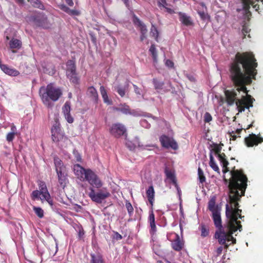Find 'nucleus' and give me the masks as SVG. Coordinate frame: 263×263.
Here are the masks:
<instances>
[{"instance_id": "3", "label": "nucleus", "mask_w": 263, "mask_h": 263, "mask_svg": "<svg viewBox=\"0 0 263 263\" xmlns=\"http://www.w3.org/2000/svg\"><path fill=\"white\" fill-rule=\"evenodd\" d=\"M63 93L59 87H54L52 83L46 87L42 86L39 89V95L43 104L48 108L53 106L52 102H56L62 96Z\"/></svg>"}, {"instance_id": "35", "label": "nucleus", "mask_w": 263, "mask_h": 263, "mask_svg": "<svg viewBox=\"0 0 263 263\" xmlns=\"http://www.w3.org/2000/svg\"><path fill=\"white\" fill-rule=\"evenodd\" d=\"M70 102L69 101H66L62 107V112L64 115L70 113Z\"/></svg>"}, {"instance_id": "46", "label": "nucleus", "mask_w": 263, "mask_h": 263, "mask_svg": "<svg viewBox=\"0 0 263 263\" xmlns=\"http://www.w3.org/2000/svg\"><path fill=\"white\" fill-rule=\"evenodd\" d=\"M15 133L14 132H11V133H9L7 135V137H6V139H7V141L9 142H11L13 141V140L14 139V137H15Z\"/></svg>"}, {"instance_id": "2", "label": "nucleus", "mask_w": 263, "mask_h": 263, "mask_svg": "<svg viewBox=\"0 0 263 263\" xmlns=\"http://www.w3.org/2000/svg\"><path fill=\"white\" fill-rule=\"evenodd\" d=\"M257 66L256 59L252 52H237L229 64V78L237 88L236 90L224 91L226 100L229 105H232L235 102L239 112L253 107L255 100L247 95L246 86L251 84L253 80H256Z\"/></svg>"}, {"instance_id": "18", "label": "nucleus", "mask_w": 263, "mask_h": 263, "mask_svg": "<svg viewBox=\"0 0 263 263\" xmlns=\"http://www.w3.org/2000/svg\"><path fill=\"white\" fill-rule=\"evenodd\" d=\"M87 94L91 99L95 102H97L98 99V94L97 90L93 86L89 87L87 89Z\"/></svg>"}, {"instance_id": "5", "label": "nucleus", "mask_w": 263, "mask_h": 263, "mask_svg": "<svg viewBox=\"0 0 263 263\" xmlns=\"http://www.w3.org/2000/svg\"><path fill=\"white\" fill-rule=\"evenodd\" d=\"M31 21L34 25L37 27H41L44 29L51 28L52 23L48 19L47 16L43 13H39L30 17Z\"/></svg>"}, {"instance_id": "11", "label": "nucleus", "mask_w": 263, "mask_h": 263, "mask_svg": "<svg viewBox=\"0 0 263 263\" xmlns=\"http://www.w3.org/2000/svg\"><path fill=\"white\" fill-rule=\"evenodd\" d=\"M70 63L71 67L67 70V76L69 79L70 81L73 84L77 85L79 84V78L77 76L76 73V67L74 63L72 61L69 60L68 64Z\"/></svg>"}, {"instance_id": "39", "label": "nucleus", "mask_w": 263, "mask_h": 263, "mask_svg": "<svg viewBox=\"0 0 263 263\" xmlns=\"http://www.w3.org/2000/svg\"><path fill=\"white\" fill-rule=\"evenodd\" d=\"M198 176L199 182L201 183H203L205 181V177L204 175L203 171L200 167H198Z\"/></svg>"}, {"instance_id": "44", "label": "nucleus", "mask_w": 263, "mask_h": 263, "mask_svg": "<svg viewBox=\"0 0 263 263\" xmlns=\"http://www.w3.org/2000/svg\"><path fill=\"white\" fill-rule=\"evenodd\" d=\"M212 120V117L211 115V114L208 112H206L204 115V121L205 123H209Z\"/></svg>"}, {"instance_id": "61", "label": "nucleus", "mask_w": 263, "mask_h": 263, "mask_svg": "<svg viewBox=\"0 0 263 263\" xmlns=\"http://www.w3.org/2000/svg\"><path fill=\"white\" fill-rule=\"evenodd\" d=\"M65 2L69 6L72 7L73 6V2L72 0H65Z\"/></svg>"}, {"instance_id": "37", "label": "nucleus", "mask_w": 263, "mask_h": 263, "mask_svg": "<svg viewBox=\"0 0 263 263\" xmlns=\"http://www.w3.org/2000/svg\"><path fill=\"white\" fill-rule=\"evenodd\" d=\"M53 160L55 169L59 167L62 168L63 167H65L62 161L58 157H54Z\"/></svg>"}, {"instance_id": "10", "label": "nucleus", "mask_w": 263, "mask_h": 263, "mask_svg": "<svg viewBox=\"0 0 263 263\" xmlns=\"http://www.w3.org/2000/svg\"><path fill=\"white\" fill-rule=\"evenodd\" d=\"M60 131L61 129L59 126L55 125L52 127L51 129V136L53 141L58 143L60 141L66 142L69 141L68 138L61 133Z\"/></svg>"}, {"instance_id": "30", "label": "nucleus", "mask_w": 263, "mask_h": 263, "mask_svg": "<svg viewBox=\"0 0 263 263\" xmlns=\"http://www.w3.org/2000/svg\"><path fill=\"white\" fill-rule=\"evenodd\" d=\"M218 160L220 162V163L222 164V165H223L224 166H226L227 165H229V163L227 160L226 158V155L224 153H221V152L217 155Z\"/></svg>"}, {"instance_id": "32", "label": "nucleus", "mask_w": 263, "mask_h": 263, "mask_svg": "<svg viewBox=\"0 0 263 263\" xmlns=\"http://www.w3.org/2000/svg\"><path fill=\"white\" fill-rule=\"evenodd\" d=\"M212 149L211 150L210 153L212 154V152H214L215 155L217 156L221 152L222 147L221 145H219L217 143H213L211 145Z\"/></svg>"}, {"instance_id": "58", "label": "nucleus", "mask_w": 263, "mask_h": 263, "mask_svg": "<svg viewBox=\"0 0 263 263\" xmlns=\"http://www.w3.org/2000/svg\"><path fill=\"white\" fill-rule=\"evenodd\" d=\"M222 165L223 167L222 172L223 174H226V173L229 172V168L228 167L229 165H227L226 166H224L223 165Z\"/></svg>"}, {"instance_id": "42", "label": "nucleus", "mask_w": 263, "mask_h": 263, "mask_svg": "<svg viewBox=\"0 0 263 263\" xmlns=\"http://www.w3.org/2000/svg\"><path fill=\"white\" fill-rule=\"evenodd\" d=\"M201 235L202 237H206L209 234V230L206 228L204 224H202L201 226Z\"/></svg>"}, {"instance_id": "38", "label": "nucleus", "mask_w": 263, "mask_h": 263, "mask_svg": "<svg viewBox=\"0 0 263 263\" xmlns=\"http://www.w3.org/2000/svg\"><path fill=\"white\" fill-rule=\"evenodd\" d=\"M33 210L35 214L40 218H42L44 217V211L40 207L33 206Z\"/></svg>"}, {"instance_id": "6", "label": "nucleus", "mask_w": 263, "mask_h": 263, "mask_svg": "<svg viewBox=\"0 0 263 263\" xmlns=\"http://www.w3.org/2000/svg\"><path fill=\"white\" fill-rule=\"evenodd\" d=\"M109 133L115 138H119L126 133V128L123 124L116 123L111 125Z\"/></svg>"}, {"instance_id": "52", "label": "nucleus", "mask_w": 263, "mask_h": 263, "mask_svg": "<svg viewBox=\"0 0 263 263\" xmlns=\"http://www.w3.org/2000/svg\"><path fill=\"white\" fill-rule=\"evenodd\" d=\"M61 8L62 10H63L65 12H66L68 14L69 13L70 9H69L68 7H67L65 5H62Z\"/></svg>"}, {"instance_id": "63", "label": "nucleus", "mask_w": 263, "mask_h": 263, "mask_svg": "<svg viewBox=\"0 0 263 263\" xmlns=\"http://www.w3.org/2000/svg\"><path fill=\"white\" fill-rule=\"evenodd\" d=\"M116 239L118 240H120L122 238V235L121 234H120L119 233H118V232L116 233Z\"/></svg>"}, {"instance_id": "13", "label": "nucleus", "mask_w": 263, "mask_h": 263, "mask_svg": "<svg viewBox=\"0 0 263 263\" xmlns=\"http://www.w3.org/2000/svg\"><path fill=\"white\" fill-rule=\"evenodd\" d=\"M111 109L114 112L120 111L124 115H135V111L132 110L130 107L125 103L120 104L118 106H113Z\"/></svg>"}, {"instance_id": "55", "label": "nucleus", "mask_w": 263, "mask_h": 263, "mask_svg": "<svg viewBox=\"0 0 263 263\" xmlns=\"http://www.w3.org/2000/svg\"><path fill=\"white\" fill-rule=\"evenodd\" d=\"M134 23L137 24L138 26L143 24V23L137 17H135L134 19Z\"/></svg>"}, {"instance_id": "23", "label": "nucleus", "mask_w": 263, "mask_h": 263, "mask_svg": "<svg viewBox=\"0 0 263 263\" xmlns=\"http://www.w3.org/2000/svg\"><path fill=\"white\" fill-rule=\"evenodd\" d=\"M90 263H104L102 255L100 254H91Z\"/></svg>"}, {"instance_id": "45", "label": "nucleus", "mask_w": 263, "mask_h": 263, "mask_svg": "<svg viewBox=\"0 0 263 263\" xmlns=\"http://www.w3.org/2000/svg\"><path fill=\"white\" fill-rule=\"evenodd\" d=\"M250 29L246 25H243L242 28V33L243 35V38H245L247 34L250 32Z\"/></svg>"}, {"instance_id": "62", "label": "nucleus", "mask_w": 263, "mask_h": 263, "mask_svg": "<svg viewBox=\"0 0 263 263\" xmlns=\"http://www.w3.org/2000/svg\"><path fill=\"white\" fill-rule=\"evenodd\" d=\"M122 1L124 3V4L125 5L126 7L128 8L129 7V0H122Z\"/></svg>"}, {"instance_id": "53", "label": "nucleus", "mask_w": 263, "mask_h": 263, "mask_svg": "<svg viewBox=\"0 0 263 263\" xmlns=\"http://www.w3.org/2000/svg\"><path fill=\"white\" fill-rule=\"evenodd\" d=\"M167 5H165V7H163L165 9L166 11L170 14L175 13V11L171 8L167 7Z\"/></svg>"}, {"instance_id": "19", "label": "nucleus", "mask_w": 263, "mask_h": 263, "mask_svg": "<svg viewBox=\"0 0 263 263\" xmlns=\"http://www.w3.org/2000/svg\"><path fill=\"white\" fill-rule=\"evenodd\" d=\"M208 209L212 213H214L215 211H220V208L218 207V205H216L215 197H212L209 201Z\"/></svg>"}, {"instance_id": "7", "label": "nucleus", "mask_w": 263, "mask_h": 263, "mask_svg": "<svg viewBox=\"0 0 263 263\" xmlns=\"http://www.w3.org/2000/svg\"><path fill=\"white\" fill-rule=\"evenodd\" d=\"M159 140L162 146L165 148H171L174 150H176L178 148L177 142L173 138L163 135L160 137Z\"/></svg>"}, {"instance_id": "59", "label": "nucleus", "mask_w": 263, "mask_h": 263, "mask_svg": "<svg viewBox=\"0 0 263 263\" xmlns=\"http://www.w3.org/2000/svg\"><path fill=\"white\" fill-rule=\"evenodd\" d=\"M222 250H223L222 247L220 246V247H218L216 250V253H217V255H220L222 253Z\"/></svg>"}, {"instance_id": "60", "label": "nucleus", "mask_w": 263, "mask_h": 263, "mask_svg": "<svg viewBox=\"0 0 263 263\" xmlns=\"http://www.w3.org/2000/svg\"><path fill=\"white\" fill-rule=\"evenodd\" d=\"M198 14L200 15V17L202 20H204L205 18V13L203 11H199L198 12Z\"/></svg>"}, {"instance_id": "64", "label": "nucleus", "mask_w": 263, "mask_h": 263, "mask_svg": "<svg viewBox=\"0 0 263 263\" xmlns=\"http://www.w3.org/2000/svg\"><path fill=\"white\" fill-rule=\"evenodd\" d=\"M146 34H141L140 36L141 41H143L146 38Z\"/></svg>"}, {"instance_id": "25", "label": "nucleus", "mask_w": 263, "mask_h": 263, "mask_svg": "<svg viewBox=\"0 0 263 263\" xmlns=\"http://www.w3.org/2000/svg\"><path fill=\"white\" fill-rule=\"evenodd\" d=\"M9 46L12 49H18L22 47V42L18 39L12 38L9 42Z\"/></svg>"}, {"instance_id": "22", "label": "nucleus", "mask_w": 263, "mask_h": 263, "mask_svg": "<svg viewBox=\"0 0 263 263\" xmlns=\"http://www.w3.org/2000/svg\"><path fill=\"white\" fill-rule=\"evenodd\" d=\"M148 221L151 228V231L154 233L156 231V226L155 224V215L153 211L151 210L149 211Z\"/></svg>"}, {"instance_id": "28", "label": "nucleus", "mask_w": 263, "mask_h": 263, "mask_svg": "<svg viewBox=\"0 0 263 263\" xmlns=\"http://www.w3.org/2000/svg\"><path fill=\"white\" fill-rule=\"evenodd\" d=\"M28 1L33 7L39 8L42 10L45 9L43 4L40 0H28Z\"/></svg>"}, {"instance_id": "21", "label": "nucleus", "mask_w": 263, "mask_h": 263, "mask_svg": "<svg viewBox=\"0 0 263 263\" xmlns=\"http://www.w3.org/2000/svg\"><path fill=\"white\" fill-rule=\"evenodd\" d=\"M128 88V84L127 83L124 86H121L120 85H118L117 86H115L114 87V90L117 91L118 93L120 96L121 97H123L125 95V92L127 90Z\"/></svg>"}, {"instance_id": "16", "label": "nucleus", "mask_w": 263, "mask_h": 263, "mask_svg": "<svg viewBox=\"0 0 263 263\" xmlns=\"http://www.w3.org/2000/svg\"><path fill=\"white\" fill-rule=\"evenodd\" d=\"M171 247L176 251H180L183 249L184 242L181 240L178 234H176L175 238L172 241Z\"/></svg>"}, {"instance_id": "56", "label": "nucleus", "mask_w": 263, "mask_h": 263, "mask_svg": "<svg viewBox=\"0 0 263 263\" xmlns=\"http://www.w3.org/2000/svg\"><path fill=\"white\" fill-rule=\"evenodd\" d=\"M148 200L151 204V210L153 211V205L154 202V198L148 199Z\"/></svg>"}, {"instance_id": "8", "label": "nucleus", "mask_w": 263, "mask_h": 263, "mask_svg": "<svg viewBox=\"0 0 263 263\" xmlns=\"http://www.w3.org/2000/svg\"><path fill=\"white\" fill-rule=\"evenodd\" d=\"M90 192L89 193V196L91 199L97 203H100L102 200L110 196V194L109 192L105 191H100L96 193L92 188H90Z\"/></svg>"}, {"instance_id": "36", "label": "nucleus", "mask_w": 263, "mask_h": 263, "mask_svg": "<svg viewBox=\"0 0 263 263\" xmlns=\"http://www.w3.org/2000/svg\"><path fill=\"white\" fill-rule=\"evenodd\" d=\"M242 128L237 129L236 131H232V132H230L229 134L230 136V140H236L237 137H240L239 135L238 136L236 135V134L239 135L242 131Z\"/></svg>"}, {"instance_id": "20", "label": "nucleus", "mask_w": 263, "mask_h": 263, "mask_svg": "<svg viewBox=\"0 0 263 263\" xmlns=\"http://www.w3.org/2000/svg\"><path fill=\"white\" fill-rule=\"evenodd\" d=\"M165 174L167 179H170L174 185L177 184V179L174 171L166 167L164 171Z\"/></svg>"}, {"instance_id": "47", "label": "nucleus", "mask_w": 263, "mask_h": 263, "mask_svg": "<svg viewBox=\"0 0 263 263\" xmlns=\"http://www.w3.org/2000/svg\"><path fill=\"white\" fill-rule=\"evenodd\" d=\"M138 26L140 27L141 34H146L147 30L145 25L144 23L139 25Z\"/></svg>"}, {"instance_id": "49", "label": "nucleus", "mask_w": 263, "mask_h": 263, "mask_svg": "<svg viewBox=\"0 0 263 263\" xmlns=\"http://www.w3.org/2000/svg\"><path fill=\"white\" fill-rule=\"evenodd\" d=\"M158 5L159 8L165 7V5H168L166 0H160L158 2Z\"/></svg>"}, {"instance_id": "57", "label": "nucleus", "mask_w": 263, "mask_h": 263, "mask_svg": "<svg viewBox=\"0 0 263 263\" xmlns=\"http://www.w3.org/2000/svg\"><path fill=\"white\" fill-rule=\"evenodd\" d=\"M69 14L78 15L79 14V12L77 10L70 9Z\"/></svg>"}, {"instance_id": "33", "label": "nucleus", "mask_w": 263, "mask_h": 263, "mask_svg": "<svg viewBox=\"0 0 263 263\" xmlns=\"http://www.w3.org/2000/svg\"><path fill=\"white\" fill-rule=\"evenodd\" d=\"M39 199L41 200L42 202L44 200H46L51 206L53 205V200L51 198L49 193H47L46 195L39 198Z\"/></svg>"}, {"instance_id": "43", "label": "nucleus", "mask_w": 263, "mask_h": 263, "mask_svg": "<svg viewBox=\"0 0 263 263\" xmlns=\"http://www.w3.org/2000/svg\"><path fill=\"white\" fill-rule=\"evenodd\" d=\"M55 171L57 174V176L67 174L66 166L62 168H57V169H55Z\"/></svg>"}, {"instance_id": "14", "label": "nucleus", "mask_w": 263, "mask_h": 263, "mask_svg": "<svg viewBox=\"0 0 263 263\" xmlns=\"http://www.w3.org/2000/svg\"><path fill=\"white\" fill-rule=\"evenodd\" d=\"M0 68L5 73L9 76L16 77L20 74V72L17 70L7 65L3 64L1 62H0Z\"/></svg>"}, {"instance_id": "15", "label": "nucleus", "mask_w": 263, "mask_h": 263, "mask_svg": "<svg viewBox=\"0 0 263 263\" xmlns=\"http://www.w3.org/2000/svg\"><path fill=\"white\" fill-rule=\"evenodd\" d=\"M258 0H241L242 5H243V9L246 12V13H250L249 11V9L250 8V5L253 6V8L257 10L259 9V5L255 4L254 5L256 2H258ZM260 1L263 4V0H260Z\"/></svg>"}, {"instance_id": "1", "label": "nucleus", "mask_w": 263, "mask_h": 263, "mask_svg": "<svg viewBox=\"0 0 263 263\" xmlns=\"http://www.w3.org/2000/svg\"><path fill=\"white\" fill-rule=\"evenodd\" d=\"M230 174L229 179L223 178L226 183L229 182V200L226 206V215L228 219L227 224L222 225L220 211H215L212 214L214 225L217 229L215 238L220 244L224 246L226 249L229 247L226 243L227 241L236 243V239L232 234L238 230L240 232L242 229L241 222L238 219L243 220L245 216H242V210L239 209V202L241 197L245 196L248 182V178L243 170L235 169V166L232 167Z\"/></svg>"}, {"instance_id": "41", "label": "nucleus", "mask_w": 263, "mask_h": 263, "mask_svg": "<svg viewBox=\"0 0 263 263\" xmlns=\"http://www.w3.org/2000/svg\"><path fill=\"white\" fill-rule=\"evenodd\" d=\"M151 33L152 34V35L154 37H155V40L157 41L159 33L157 28L154 25H152V27L151 30Z\"/></svg>"}, {"instance_id": "40", "label": "nucleus", "mask_w": 263, "mask_h": 263, "mask_svg": "<svg viewBox=\"0 0 263 263\" xmlns=\"http://www.w3.org/2000/svg\"><path fill=\"white\" fill-rule=\"evenodd\" d=\"M125 206L127 210L129 216H132L134 213V208L132 204L128 201H126L125 202Z\"/></svg>"}, {"instance_id": "54", "label": "nucleus", "mask_w": 263, "mask_h": 263, "mask_svg": "<svg viewBox=\"0 0 263 263\" xmlns=\"http://www.w3.org/2000/svg\"><path fill=\"white\" fill-rule=\"evenodd\" d=\"M133 87H134V91H135V93L137 95H140L141 93H140V88L137 85H136L135 84L133 85Z\"/></svg>"}, {"instance_id": "24", "label": "nucleus", "mask_w": 263, "mask_h": 263, "mask_svg": "<svg viewBox=\"0 0 263 263\" xmlns=\"http://www.w3.org/2000/svg\"><path fill=\"white\" fill-rule=\"evenodd\" d=\"M58 182L61 187L63 189L66 186L67 183L68 182L67 178V174L58 175Z\"/></svg>"}, {"instance_id": "48", "label": "nucleus", "mask_w": 263, "mask_h": 263, "mask_svg": "<svg viewBox=\"0 0 263 263\" xmlns=\"http://www.w3.org/2000/svg\"><path fill=\"white\" fill-rule=\"evenodd\" d=\"M64 116L66 121L69 123H72L73 122L74 119L73 117L71 116L70 112L68 114L64 115Z\"/></svg>"}, {"instance_id": "4", "label": "nucleus", "mask_w": 263, "mask_h": 263, "mask_svg": "<svg viewBox=\"0 0 263 263\" xmlns=\"http://www.w3.org/2000/svg\"><path fill=\"white\" fill-rule=\"evenodd\" d=\"M74 174L81 180L87 181L93 187L100 188L102 184L97 175L90 169H85L80 164L73 166Z\"/></svg>"}, {"instance_id": "29", "label": "nucleus", "mask_w": 263, "mask_h": 263, "mask_svg": "<svg viewBox=\"0 0 263 263\" xmlns=\"http://www.w3.org/2000/svg\"><path fill=\"white\" fill-rule=\"evenodd\" d=\"M153 83L154 85L155 89L156 90H161L163 89L164 83L163 81H160L156 78L153 79Z\"/></svg>"}, {"instance_id": "50", "label": "nucleus", "mask_w": 263, "mask_h": 263, "mask_svg": "<svg viewBox=\"0 0 263 263\" xmlns=\"http://www.w3.org/2000/svg\"><path fill=\"white\" fill-rule=\"evenodd\" d=\"M79 232H78V236L79 238H82L84 235V231L82 227H80L78 228Z\"/></svg>"}, {"instance_id": "27", "label": "nucleus", "mask_w": 263, "mask_h": 263, "mask_svg": "<svg viewBox=\"0 0 263 263\" xmlns=\"http://www.w3.org/2000/svg\"><path fill=\"white\" fill-rule=\"evenodd\" d=\"M100 91L104 102L108 104H111V101L108 99L107 91L103 86L100 87Z\"/></svg>"}, {"instance_id": "51", "label": "nucleus", "mask_w": 263, "mask_h": 263, "mask_svg": "<svg viewBox=\"0 0 263 263\" xmlns=\"http://www.w3.org/2000/svg\"><path fill=\"white\" fill-rule=\"evenodd\" d=\"M165 65L169 68H173L174 64L171 60H167L165 62Z\"/></svg>"}, {"instance_id": "12", "label": "nucleus", "mask_w": 263, "mask_h": 263, "mask_svg": "<svg viewBox=\"0 0 263 263\" xmlns=\"http://www.w3.org/2000/svg\"><path fill=\"white\" fill-rule=\"evenodd\" d=\"M39 190H34L32 192L31 195L32 200H39V198L41 197L40 195H42V197L46 195L47 193H49L46 185L43 181L40 182L39 183Z\"/></svg>"}, {"instance_id": "26", "label": "nucleus", "mask_w": 263, "mask_h": 263, "mask_svg": "<svg viewBox=\"0 0 263 263\" xmlns=\"http://www.w3.org/2000/svg\"><path fill=\"white\" fill-rule=\"evenodd\" d=\"M209 165L210 167L215 172H217L219 174H220V170L219 168V167L216 163L213 154L210 153V162H209Z\"/></svg>"}, {"instance_id": "34", "label": "nucleus", "mask_w": 263, "mask_h": 263, "mask_svg": "<svg viewBox=\"0 0 263 263\" xmlns=\"http://www.w3.org/2000/svg\"><path fill=\"white\" fill-rule=\"evenodd\" d=\"M146 194L147 199L154 198L155 197V191L153 185H151L146 190Z\"/></svg>"}, {"instance_id": "17", "label": "nucleus", "mask_w": 263, "mask_h": 263, "mask_svg": "<svg viewBox=\"0 0 263 263\" xmlns=\"http://www.w3.org/2000/svg\"><path fill=\"white\" fill-rule=\"evenodd\" d=\"M178 15L179 16L180 21L185 26H190L193 25V22L191 20L190 16H187L185 13L182 12H179Z\"/></svg>"}, {"instance_id": "9", "label": "nucleus", "mask_w": 263, "mask_h": 263, "mask_svg": "<svg viewBox=\"0 0 263 263\" xmlns=\"http://www.w3.org/2000/svg\"><path fill=\"white\" fill-rule=\"evenodd\" d=\"M263 142V138L260 134H251L245 138V143L247 147H253Z\"/></svg>"}, {"instance_id": "31", "label": "nucleus", "mask_w": 263, "mask_h": 263, "mask_svg": "<svg viewBox=\"0 0 263 263\" xmlns=\"http://www.w3.org/2000/svg\"><path fill=\"white\" fill-rule=\"evenodd\" d=\"M149 51L152 54L154 62L155 63H157V52L155 45L154 44L151 45L150 48L149 49Z\"/></svg>"}]
</instances>
